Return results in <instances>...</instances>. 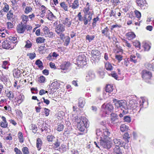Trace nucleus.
<instances>
[{
    "instance_id": "473e14b6",
    "label": "nucleus",
    "mask_w": 154,
    "mask_h": 154,
    "mask_svg": "<svg viewBox=\"0 0 154 154\" xmlns=\"http://www.w3.org/2000/svg\"><path fill=\"white\" fill-rule=\"evenodd\" d=\"M113 86L110 85H107L106 87L105 91L106 92L110 93L113 91Z\"/></svg>"
},
{
    "instance_id": "09e8293b",
    "label": "nucleus",
    "mask_w": 154,
    "mask_h": 154,
    "mask_svg": "<svg viewBox=\"0 0 154 154\" xmlns=\"http://www.w3.org/2000/svg\"><path fill=\"white\" fill-rule=\"evenodd\" d=\"M136 57L135 56L133 55H131L130 56V60L134 63H136L137 61V60L135 59Z\"/></svg>"
},
{
    "instance_id": "4d7b16f0",
    "label": "nucleus",
    "mask_w": 154,
    "mask_h": 154,
    "mask_svg": "<svg viewBox=\"0 0 154 154\" xmlns=\"http://www.w3.org/2000/svg\"><path fill=\"white\" fill-rule=\"evenodd\" d=\"M124 120L125 122H130L131 121V118L128 116H125L124 117Z\"/></svg>"
},
{
    "instance_id": "ea45409f",
    "label": "nucleus",
    "mask_w": 154,
    "mask_h": 154,
    "mask_svg": "<svg viewBox=\"0 0 154 154\" xmlns=\"http://www.w3.org/2000/svg\"><path fill=\"white\" fill-rule=\"evenodd\" d=\"M143 47L145 51H148L150 48L151 45L148 43H145L143 45Z\"/></svg>"
},
{
    "instance_id": "79ce46f5",
    "label": "nucleus",
    "mask_w": 154,
    "mask_h": 154,
    "mask_svg": "<svg viewBox=\"0 0 154 154\" xmlns=\"http://www.w3.org/2000/svg\"><path fill=\"white\" fill-rule=\"evenodd\" d=\"M18 135L19 142L21 143H23V139L22 133L20 132L18 133Z\"/></svg>"
},
{
    "instance_id": "5701e85b",
    "label": "nucleus",
    "mask_w": 154,
    "mask_h": 154,
    "mask_svg": "<svg viewBox=\"0 0 154 154\" xmlns=\"http://www.w3.org/2000/svg\"><path fill=\"white\" fill-rule=\"evenodd\" d=\"M78 106L81 108H83L85 103V101L84 99L82 97H80L79 99Z\"/></svg>"
},
{
    "instance_id": "7ed1b4c3",
    "label": "nucleus",
    "mask_w": 154,
    "mask_h": 154,
    "mask_svg": "<svg viewBox=\"0 0 154 154\" xmlns=\"http://www.w3.org/2000/svg\"><path fill=\"white\" fill-rule=\"evenodd\" d=\"M113 103L117 108H120L121 109L125 108L126 106V102L124 100H119L116 99H113Z\"/></svg>"
},
{
    "instance_id": "f257e3e1",
    "label": "nucleus",
    "mask_w": 154,
    "mask_h": 154,
    "mask_svg": "<svg viewBox=\"0 0 154 154\" xmlns=\"http://www.w3.org/2000/svg\"><path fill=\"white\" fill-rule=\"evenodd\" d=\"M104 132V137H101L100 141V146L104 148L109 149L112 146V143L110 140L111 133L106 130Z\"/></svg>"
},
{
    "instance_id": "37998d69",
    "label": "nucleus",
    "mask_w": 154,
    "mask_h": 154,
    "mask_svg": "<svg viewBox=\"0 0 154 154\" xmlns=\"http://www.w3.org/2000/svg\"><path fill=\"white\" fill-rule=\"evenodd\" d=\"M128 128V127L124 124L122 125L120 127V130L122 132H124L127 130Z\"/></svg>"
},
{
    "instance_id": "39448f33",
    "label": "nucleus",
    "mask_w": 154,
    "mask_h": 154,
    "mask_svg": "<svg viewBox=\"0 0 154 154\" xmlns=\"http://www.w3.org/2000/svg\"><path fill=\"white\" fill-rule=\"evenodd\" d=\"M142 77L145 79H150L151 78L152 75L151 73L148 71L143 70L142 72Z\"/></svg>"
},
{
    "instance_id": "f03ea898",
    "label": "nucleus",
    "mask_w": 154,
    "mask_h": 154,
    "mask_svg": "<svg viewBox=\"0 0 154 154\" xmlns=\"http://www.w3.org/2000/svg\"><path fill=\"white\" fill-rule=\"evenodd\" d=\"M76 121L77 122V125L78 129L80 131H84L88 126V120L85 118H82L81 119H76Z\"/></svg>"
},
{
    "instance_id": "e433bc0d",
    "label": "nucleus",
    "mask_w": 154,
    "mask_h": 154,
    "mask_svg": "<svg viewBox=\"0 0 154 154\" xmlns=\"http://www.w3.org/2000/svg\"><path fill=\"white\" fill-rule=\"evenodd\" d=\"M7 96L9 99L10 100H11L14 97V94L11 91H9L7 92Z\"/></svg>"
},
{
    "instance_id": "49530a36",
    "label": "nucleus",
    "mask_w": 154,
    "mask_h": 154,
    "mask_svg": "<svg viewBox=\"0 0 154 154\" xmlns=\"http://www.w3.org/2000/svg\"><path fill=\"white\" fill-rule=\"evenodd\" d=\"M64 128V125L63 124H59L58 125L57 130L59 131H62Z\"/></svg>"
},
{
    "instance_id": "bf43d9fd",
    "label": "nucleus",
    "mask_w": 154,
    "mask_h": 154,
    "mask_svg": "<svg viewBox=\"0 0 154 154\" xmlns=\"http://www.w3.org/2000/svg\"><path fill=\"white\" fill-rule=\"evenodd\" d=\"M124 42L125 43V45L128 47V48H130L131 47V45L128 41L125 40Z\"/></svg>"
},
{
    "instance_id": "680f3d73",
    "label": "nucleus",
    "mask_w": 154,
    "mask_h": 154,
    "mask_svg": "<svg viewBox=\"0 0 154 154\" xmlns=\"http://www.w3.org/2000/svg\"><path fill=\"white\" fill-rule=\"evenodd\" d=\"M45 78L43 76L40 77L39 78V82L40 83H43L45 82Z\"/></svg>"
},
{
    "instance_id": "bb28decb",
    "label": "nucleus",
    "mask_w": 154,
    "mask_h": 154,
    "mask_svg": "<svg viewBox=\"0 0 154 154\" xmlns=\"http://www.w3.org/2000/svg\"><path fill=\"white\" fill-rule=\"evenodd\" d=\"M42 145V142L41 139L39 138L37 139L36 146L38 150H39Z\"/></svg>"
},
{
    "instance_id": "a18cd8bd",
    "label": "nucleus",
    "mask_w": 154,
    "mask_h": 154,
    "mask_svg": "<svg viewBox=\"0 0 154 154\" xmlns=\"http://www.w3.org/2000/svg\"><path fill=\"white\" fill-rule=\"evenodd\" d=\"M22 151L23 154H29V152L27 147H23L22 149Z\"/></svg>"
},
{
    "instance_id": "c9c22d12",
    "label": "nucleus",
    "mask_w": 154,
    "mask_h": 154,
    "mask_svg": "<svg viewBox=\"0 0 154 154\" xmlns=\"http://www.w3.org/2000/svg\"><path fill=\"white\" fill-rule=\"evenodd\" d=\"M60 5L62 8L65 11H68V6L64 2H62L60 4Z\"/></svg>"
},
{
    "instance_id": "423d86ee",
    "label": "nucleus",
    "mask_w": 154,
    "mask_h": 154,
    "mask_svg": "<svg viewBox=\"0 0 154 154\" xmlns=\"http://www.w3.org/2000/svg\"><path fill=\"white\" fill-rule=\"evenodd\" d=\"M26 26L22 23L18 24L16 27L17 32L19 33H23L26 28Z\"/></svg>"
},
{
    "instance_id": "dca6fc26",
    "label": "nucleus",
    "mask_w": 154,
    "mask_h": 154,
    "mask_svg": "<svg viewBox=\"0 0 154 154\" xmlns=\"http://www.w3.org/2000/svg\"><path fill=\"white\" fill-rule=\"evenodd\" d=\"M62 23L66 26L69 27L71 24V21L69 18L65 17L63 20Z\"/></svg>"
},
{
    "instance_id": "a878e982",
    "label": "nucleus",
    "mask_w": 154,
    "mask_h": 154,
    "mask_svg": "<svg viewBox=\"0 0 154 154\" xmlns=\"http://www.w3.org/2000/svg\"><path fill=\"white\" fill-rule=\"evenodd\" d=\"M113 150L114 154H122L120 147L118 146H115Z\"/></svg>"
},
{
    "instance_id": "f704fd0d",
    "label": "nucleus",
    "mask_w": 154,
    "mask_h": 154,
    "mask_svg": "<svg viewBox=\"0 0 154 154\" xmlns=\"http://www.w3.org/2000/svg\"><path fill=\"white\" fill-rule=\"evenodd\" d=\"M35 64L41 69H43V63L42 62L39 60H38L36 61Z\"/></svg>"
},
{
    "instance_id": "c03bdc74",
    "label": "nucleus",
    "mask_w": 154,
    "mask_h": 154,
    "mask_svg": "<svg viewBox=\"0 0 154 154\" xmlns=\"http://www.w3.org/2000/svg\"><path fill=\"white\" fill-rule=\"evenodd\" d=\"M32 10V8L30 6H27L24 12L26 14H28Z\"/></svg>"
},
{
    "instance_id": "13d9d810",
    "label": "nucleus",
    "mask_w": 154,
    "mask_h": 154,
    "mask_svg": "<svg viewBox=\"0 0 154 154\" xmlns=\"http://www.w3.org/2000/svg\"><path fill=\"white\" fill-rule=\"evenodd\" d=\"M54 138V137L52 135H48L47 137V140L49 142L52 141Z\"/></svg>"
},
{
    "instance_id": "f8f14e48",
    "label": "nucleus",
    "mask_w": 154,
    "mask_h": 154,
    "mask_svg": "<svg viewBox=\"0 0 154 154\" xmlns=\"http://www.w3.org/2000/svg\"><path fill=\"white\" fill-rule=\"evenodd\" d=\"M95 75L94 72L91 71H89L86 76V79L87 81H88L94 79Z\"/></svg>"
},
{
    "instance_id": "f3484780",
    "label": "nucleus",
    "mask_w": 154,
    "mask_h": 154,
    "mask_svg": "<svg viewBox=\"0 0 154 154\" xmlns=\"http://www.w3.org/2000/svg\"><path fill=\"white\" fill-rule=\"evenodd\" d=\"M78 63L82 65L85 64L86 63L85 61V57L84 55H79L78 58Z\"/></svg>"
},
{
    "instance_id": "6ab92c4d",
    "label": "nucleus",
    "mask_w": 154,
    "mask_h": 154,
    "mask_svg": "<svg viewBox=\"0 0 154 154\" xmlns=\"http://www.w3.org/2000/svg\"><path fill=\"white\" fill-rule=\"evenodd\" d=\"M70 66V63L69 62H65L62 64L60 66V69L63 70L67 69Z\"/></svg>"
},
{
    "instance_id": "9b49d317",
    "label": "nucleus",
    "mask_w": 154,
    "mask_h": 154,
    "mask_svg": "<svg viewBox=\"0 0 154 154\" xmlns=\"http://www.w3.org/2000/svg\"><path fill=\"white\" fill-rule=\"evenodd\" d=\"M92 14L84 15L83 21L85 25H87L88 23L91 21L92 18Z\"/></svg>"
},
{
    "instance_id": "1a4fd4ad",
    "label": "nucleus",
    "mask_w": 154,
    "mask_h": 154,
    "mask_svg": "<svg viewBox=\"0 0 154 154\" xmlns=\"http://www.w3.org/2000/svg\"><path fill=\"white\" fill-rule=\"evenodd\" d=\"M105 106V109L106 110V114H109V112H111L113 109V107L112 104L110 103H108L106 105L103 104L102 107H104Z\"/></svg>"
},
{
    "instance_id": "e2e57ef3",
    "label": "nucleus",
    "mask_w": 154,
    "mask_h": 154,
    "mask_svg": "<svg viewBox=\"0 0 154 154\" xmlns=\"http://www.w3.org/2000/svg\"><path fill=\"white\" fill-rule=\"evenodd\" d=\"M134 13L137 18H140L141 17V14L137 10L134 11Z\"/></svg>"
},
{
    "instance_id": "20e7f679",
    "label": "nucleus",
    "mask_w": 154,
    "mask_h": 154,
    "mask_svg": "<svg viewBox=\"0 0 154 154\" xmlns=\"http://www.w3.org/2000/svg\"><path fill=\"white\" fill-rule=\"evenodd\" d=\"M2 48L6 49H9L11 48V49L14 48V47L16 45H13L12 47V44L11 42L9 40H6L4 41L2 43Z\"/></svg>"
},
{
    "instance_id": "9d476101",
    "label": "nucleus",
    "mask_w": 154,
    "mask_h": 154,
    "mask_svg": "<svg viewBox=\"0 0 154 154\" xmlns=\"http://www.w3.org/2000/svg\"><path fill=\"white\" fill-rule=\"evenodd\" d=\"M146 67L148 69L154 71V58L149 63H146L145 64Z\"/></svg>"
},
{
    "instance_id": "603ef678",
    "label": "nucleus",
    "mask_w": 154,
    "mask_h": 154,
    "mask_svg": "<svg viewBox=\"0 0 154 154\" xmlns=\"http://www.w3.org/2000/svg\"><path fill=\"white\" fill-rule=\"evenodd\" d=\"M70 41V38L68 36H67L66 37L65 42L64 43V45L67 46L68 45Z\"/></svg>"
},
{
    "instance_id": "de8ad7c7",
    "label": "nucleus",
    "mask_w": 154,
    "mask_h": 154,
    "mask_svg": "<svg viewBox=\"0 0 154 154\" xmlns=\"http://www.w3.org/2000/svg\"><path fill=\"white\" fill-rule=\"evenodd\" d=\"M21 17L22 19V21L24 23H26L28 20V17L27 16L23 15Z\"/></svg>"
},
{
    "instance_id": "8fccbe9b",
    "label": "nucleus",
    "mask_w": 154,
    "mask_h": 154,
    "mask_svg": "<svg viewBox=\"0 0 154 154\" xmlns=\"http://www.w3.org/2000/svg\"><path fill=\"white\" fill-rule=\"evenodd\" d=\"M99 18L98 17L94 18L92 23V26L93 27H94L96 26V23L99 20Z\"/></svg>"
},
{
    "instance_id": "412c9836",
    "label": "nucleus",
    "mask_w": 154,
    "mask_h": 154,
    "mask_svg": "<svg viewBox=\"0 0 154 154\" xmlns=\"http://www.w3.org/2000/svg\"><path fill=\"white\" fill-rule=\"evenodd\" d=\"M60 86V84L57 81H55L51 84L50 87L53 89H57L59 88Z\"/></svg>"
},
{
    "instance_id": "774afa93",
    "label": "nucleus",
    "mask_w": 154,
    "mask_h": 154,
    "mask_svg": "<svg viewBox=\"0 0 154 154\" xmlns=\"http://www.w3.org/2000/svg\"><path fill=\"white\" fill-rule=\"evenodd\" d=\"M47 93L48 91H45L44 90L42 89L39 91V94L41 95H42Z\"/></svg>"
},
{
    "instance_id": "72a5a7b5",
    "label": "nucleus",
    "mask_w": 154,
    "mask_h": 154,
    "mask_svg": "<svg viewBox=\"0 0 154 154\" xmlns=\"http://www.w3.org/2000/svg\"><path fill=\"white\" fill-rule=\"evenodd\" d=\"M105 68L108 70H111L112 69V65L109 62H106L105 64Z\"/></svg>"
},
{
    "instance_id": "58836bf2",
    "label": "nucleus",
    "mask_w": 154,
    "mask_h": 154,
    "mask_svg": "<svg viewBox=\"0 0 154 154\" xmlns=\"http://www.w3.org/2000/svg\"><path fill=\"white\" fill-rule=\"evenodd\" d=\"M45 39L42 37H38L36 39V42L37 43H44Z\"/></svg>"
},
{
    "instance_id": "69168bd1",
    "label": "nucleus",
    "mask_w": 154,
    "mask_h": 154,
    "mask_svg": "<svg viewBox=\"0 0 154 154\" xmlns=\"http://www.w3.org/2000/svg\"><path fill=\"white\" fill-rule=\"evenodd\" d=\"M122 63L124 66H127L129 63V62L127 60H125Z\"/></svg>"
},
{
    "instance_id": "c85d7f7f",
    "label": "nucleus",
    "mask_w": 154,
    "mask_h": 154,
    "mask_svg": "<svg viewBox=\"0 0 154 154\" xmlns=\"http://www.w3.org/2000/svg\"><path fill=\"white\" fill-rule=\"evenodd\" d=\"M109 29L107 27H106L103 29L101 30L102 34L105 36H108L109 33Z\"/></svg>"
},
{
    "instance_id": "052dcab7",
    "label": "nucleus",
    "mask_w": 154,
    "mask_h": 154,
    "mask_svg": "<svg viewBox=\"0 0 154 154\" xmlns=\"http://www.w3.org/2000/svg\"><path fill=\"white\" fill-rule=\"evenodd\" d=\"M109 75L112 76L116 79H117L118 78V76L116 73H113L109 74Z\"/></svg>"
},
{
    "instance_id": "0eeeda50",
    "label": "nucleus",
    "mask_w": 154,
    "mask_h": 154,
    "mask_svg": "<svg viewBox=\"0 0 154 154\" xmlns=\"http://www.w3.org/2000/svg\"><path fill=\"white\" fill-rule=\"evenodd\" d=\"M65 27L62 24H59L57 25L56 26L55 31L57 34L63 33L65 30Z\"/></svg>"
},
{
    "instance_id": "a211bd4d",
    "label": "nucleus",
    "mask_w": 154,
    "mask_h": 154,
    "mask_svg": "<svg viewBox=\"0 0 154 154\" xmlns=\"http://www.w3.org/2000/svg\"><path fill=\"white\" fill-rule=\"evenodd\" d=\"M113 142L115 144L116 146H123L125 144V142L122 141H120V140L118 139H114L113 140Z\"/></svg>"
},
{
    "instance_id": "6e6552de",
    "label": "nucleus",
    "mask_w": 154,
    "mask_h": 154,
    "mask_svg": "<svg viewBox=\"0 0 154 154\" xmlns=\"http://www.w3.org/2000/svg\"><path fill=\"white\" fill-rule=\"evenodd\" d=\"M43 31L46 37L50 38L53 36V32H50L47 27L46 26L44 27Z\"/></svg>"
},
{
    "instance_id": "2f4dec72",
    "label": "nucleus",
    "mask_w": 154,
    "mask_h": 154,
    "mask_svg": "<svg viewBox=\"0 0 154 154\" xmlns=\"http://www.w3.org/2000/svg\"><path fill=\"white\" fill-rule=\"evenodd\" d=\"M9 39L10 41V42L12 44L16 43L17 42V39L16 37L14 36H10L9 37Z\"/></svg>"
},
{
    "instance_id": "7c9ffc66",
    "label": "nucleus",
    "mask_w": 154,
    "mask_h": 154,
    "mask_svg": "<svg viewBox=\"0 0 154 154\" xmlns=\"http://www.w3.org/2000/svg\"><path fill=\"white\" fill-rule=\"evenodd\" d=\"M127 36L128 37L129 39L130 40L133 39L136 36L134 33L132 32H128L127 33Z\"/></svg>"
},
{
    "instance_id": "cd10ccee",
    "label": "nucleus",
    "mask_w": 154,
    "mask_h": 154,
    "mask_svg": "<svg viewBox=\"0 0 154 154\" xmlns=\"http://www.w3.org/2000/svg\"><path fill=\"white\" fill-rule=\"evenodd\" d=\"M13 74L14 77L17 78L20 75V71L18 69H15L13 70Z\"/></svg>"
},
{
    "instance_id": "c756f323",
    "label": "nucleus",
    "mask_w": 154,
    "mask_h": 154,
    "mask_svg": "<svg viewBox=\"0 0 154 154\" xmlns=\"http://www.w3.org/2000/svg\"><path fill=\"white\" fill-rule=\"evenodd\" d=\"M24 99V96L21 94L18 96L17 102L18 103L20 104L23 101Z\"/></svg>"
},
{
    "instance_id": "3c124183",
    "label": "nucleus",
    "mask_w": 154,
    "mask_h": 154,
    "mask_svg": "<svg viewBox=\"0 0 154 154\" xmlns=\"http://www.w3.org/2000/svg\"><path fill=\"white\" fill-rule=\"evenodd\" d=\"M7 16L8 20H10L11 18H13V14L12 13H11V11H10L9 13L7 14Z\"/></svg>"
},
{
    "instance_id": "2eb2a0df",
    "label": "nucleus",
    "mask_w": 154,
    "mask_h": 154,
    "mask_svg": "<svg viewBox=\"0 0 154 154\" xmlns=\"http://www.w3.org/2000/svg\"><path fill=\"white\" fill-rule=\"evenodd\" d=\"M138 106V104L136 103V101L134 102L133 101H131L129 102V104L128 105V107L132 110L136 109Z\"/></svg>"
},
{
    "instance_id": "393cba45",
    "label": "nucleus",
    "mask_w": 154,
    "mask_h": 154,
    "mask_svg": "<svg viewBox=\"0 0 154 154\" xmlns=\"http://www.w3.org/2000/svg\"><path fill=\"white\" fill-rule=\"evenodd\" d=\"M79 5L78 1L75 0L74 1L72 5H69V7H71L73 9H75L78 8Z\"/></svg>"
},
{
    "instance_id": "4c0bfd02",
    "label": "nucleus",
    "mask_w": 154,
    "mask_h": 154,
    "mask_svg": "<svg viewBox=\"0 0 154 154\" xmlns=\"http://www.w3.org/2000/svg\"><path fill=\"white\" fill-rule=\"evenodd\" d=\"M94 38L95 36L94 35H88L86 37V39L87 40H88L90 42L94 40Z\"/></svg>"
},
{
    "instance_id": "864d4df0",
    "label": "nucleus",
    "mask_w": 154,
    "mask_h": 154,
    "mask_svg": "<svg viewBox=\"0 0 154 154\" xmlns=\"http://www.w3.org/2000/svg\"><path fill=\"white\" fill-rule=\"evenodd\" d=\"M27 55L29 57V58L32 60L35 57V53H29L27 54Z\"/></svg>"
},
{
    "instance_id": "a19ab883",
    "label": "nucleus",
    "mask_w": 154,
    "mask_h": 154,
    "mask_svg": "<svg viewBox=\"0 0 154 154\" xmlns=\"http://www.w3.org/2000/svg\"><path fill=\"white\" fill-rule=\"evenodd\" d=\"M133 45L139 49H140V43L138 41L136 40L133 42Z\"/></svg>"
},
{
    "instance_id": "6e6d98bb",
    "label": "nucleus",
    "mask_w": 154,
    "mask_h": 154,
    "mask_svg": "<svg viewBox=\"0 0 154 154\" xmlns=\"http://www.w3.org/2000/svg\"><path fill=\"white\" fill-rule=\"evenodd\" d=\"M77 17L78 19L80 21H82L83 20L84 17H82L81 14V13L79 12L77 15Z\"/></svg>"
},
{
    "instance_id": "aec40b11",
    "label": "nucleus",
    "mask_w": 154,
    "mask_h": 154,
    "mask_svg": "<svg viewBox=\"0 0 154 154\" xmlns=\"http://www.w3.org/2000/svg\"><path fill=\"white\" fill-rule=\"evenodd\" d=\"M2 121L0 124L1 126L3 128H6L8 126V123H7L6 118L4 116H2Z\"/></svg>"
},
{
    "instance_id": "4468645a",
    "label": "nucleus",
    "mask_w": 154,
    "mask_h": 154,
    "mask_svg": "<svg viewBox=\"0 0 154 154\" xmlns=\"http://www.w3.org/2000/svg\"><path fill=\"white\" fill-rule=\"evenodd\" d=\"M107 130L108 132H109L108 130L107 129H97L96 130V134L97 136L100 137V138L101 139V137H104V132L106 131Z\"/></svg>"
},
{
    "instance_id": "b1692460",
    "label": "nucleus",
    "mask_w": 154,
    "mask_h": 154,
    "mask_svg": "<svg viewBox=\"0 0 154 154\" xmlns=\"http://www.w3.org/2000/svg\"><path fill=\"white\" fill-rule=\"evenodd\" d=\"M55 17L53 14L49 10L48 11L46 17L49 20H52Z\"/></svg>"
},
{
    "instance_id": "4be33fe9",
    "label": "nucleus",
    "mask_w": 154,
    "mask_h": 154,
    "mask_svg": "<svg viewBox=\"0 0 154 154\" xmlns=\"http://www.w3.org/2000/svg\"><path fill=\"white\" fill-rule=\"evenodd\" d=\"M137 5L140 7L146 6V4L145 0H136Z\"/></svg>"
},
{
    "instance_id": "ddd939ff",
    "label": "nucleus",
    "mask_w": 154,
    "mask_h": 154,
    "mask_svg": "<svg viewBox=\"0 0 154 154\" xmlns=\"http://www.w3.org/2000/svg\"><path fill=\"white\" fill-rule=\"evenodd\" d=\"M90 8H89V4L87 2L86 6L83 9V11L84 13V15H93V13L89 11Z\"/></svg>"
},
{
    "instance_id": "338daca9",
    "label": "nucleus",
    "mask_w": 154,
    "mask_h": 154,
    "mask_svg": "<svg viewBox=\"0 0 154 154\" xmlns=\"http://www.w3.org/2000/svg\"><path fill=\"white\" fill-rule=\"evenodd\" d=\"M60 143L59 141L57 139V141L54 143V147L56 148H57L60 146Z\"/></svg>"
},
{
    "instance_id": "5fc2aeb1",
    "label": "nucleus",
    "mask_w": 154,
    "mask_h": 154,
    "mask_svg": "<svg viewBox=\"0 0 154 154\" xmlns=\"http://www.w3.org/2000/svg\"><path fill=\"white\" fill-rule=\"evenodd\" d=\"M91 54L97 56L99 55L100 54L99 51L97 50H92L91 51Z\"/></svg>"
},
{
    "instance_id": "0e129e2a",
    "label": "nucleus",
    "mask_w": 154,
    "mask_h": 154,
    "mask_svg": "<svg viewBox=\"0 0 154 154\" xmlns=\"http://www.w3.org/2000/svg\"><path fill=\"white\" fill-rule=\"evenodd\" d=\"M14 150L16 152V154H22L21 151L17 147L14 148Z\"/></svg>"
}]
</instances>
